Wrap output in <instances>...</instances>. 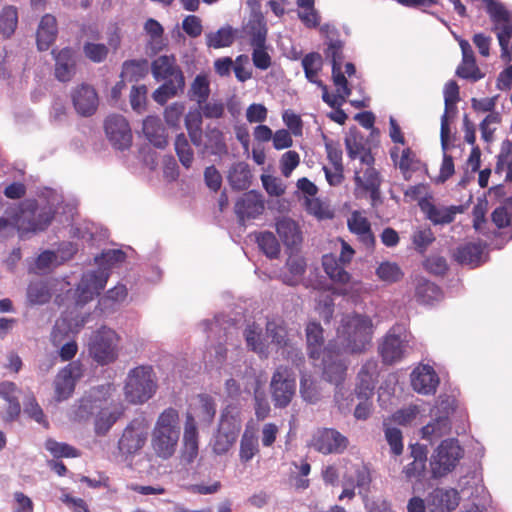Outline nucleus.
Instances as JSON below:
<instances>
[{"instance_id":"nucleus-1","label":"nucleus","mask_w":512,"mask_h":512,"mask_svg":"<svg viewBox=\"0 0 512 512\" xmlns=\"http://www.w3.org/2000/svg\"><path fill=\"white\" fill-rule=\"evenodd\" d=\"M116 387L105 383L87 391L70 411V418L75 421L94 417V430L99 436L106 435L124 412L123 404L114 399Z\"/></svg>"},{"instance_id":"nucleus-2","label":"nucleus","mask_w":512,"mask_h":512,"mask_svg":"<svg viewBox=\"0 0 512 512\" xmlns=\"http://www.w3.org/2000/svg\"><path fill=\"white\" fill-rule=\"evenodd\" d=\"M125 259L126 254L121 249L104 250L97 256L95 258L97 270L84 273L78 284L75 292V309L92 300L105 287L110 269L121 264Z\"/></svg>"},{"instance_id":"nucleus-3","label":"nucleus","mask_w":512,"mask_h":512,"mask_svg":"<svg viewBox=\"0 0 512 512\" xmlns=\"http://www.w3.org/2000/svg\"><path fill=\"white\" fill-rule=\"evenodd\" d=\"M374 326L370 317L347 314L337 328V342L343 352L359 353L371 343Z\"/></svg>"},{"instance_id":"nucleus-4","label":"nucleus","mask_w":512,"mask_h":512,"mask_svg":"<svg viewBox=\"0 0 512 512\" xmlns=\"http://www.w3.org/2000/svg\"><path fill=\"white\" fill-rule=\"evenodd\" d=\"M180 432L178 411L170 407L161 412L151 432V447L155 455L163 460L170 459L177 450Z\"/></svg>"},{"instance_id":"nucleus-5","label":"nucleus","mask_w":512,"mask_h":512,"mask_svg":"<svg viewBox=\"0 0 512 512\" xmlns=\"http://www.w3.org/2000/svg\"><path fill=\"white\" fill-rule=\"evenodd\" d=\"M54 201L44 206H39L33 200H27L11 214V221L19 236L24 239L30 233L44 230L51 222L54 210Z\"/></svg>"},{"instance_id":"nucleus-6","label":"nucleus","mask_w":512,"mask_h":512,"mask_svg":"<svg viewBox=\"0 0 512 512\" xmlns=\"http://www.w3.org/2000/svg\"><path fill=\"white\" fill-rule=\"evenodd\" d=\"M342 49L343 44L339 40H330L328 47L325 51L327 58L331 59L332 62V79L336 91L334 94L328 92V88L323 82H319V87L322 89V99L325 103L332 106H337L343 101V97L351 95L352 85L348 82L347 78L343 74L342 70Z\"/></svg>"},{"instance_id":"nucleus-7","label":"nucleus","mask_w":512,"mask_h":512,"mask_svg":"<svg viewBox=\"0 0 512 512\" xmlns=\"http://www.w3.org/2000/svg\"><path fill=\"white\" fill-rule=\"evenodd\" d=\"M121 336L111 327L102 325L92 331L87 341L89 356L99 365L115 362L120 352Z\"/></svg>"},{"instance_id":"nucleus-8","label":"nucleus","mask_w":512,"mask_h":512,"mask_svg":"<svg viewBox=\"0 0 512 512\" xmlns=\"http://www.w3.org/2000/svg\"><path fill=\"white\" fill-rule=\"evenodd\" d=\"M157 389L153 369L138 366L131 369L126 377L124 394L128 402L143 404L153 397Z\"/></svg>"},{"instance_id":"nucleus-9","label":"nucleus","mask_w":512,"mask_h":512,"mask_svg":"<svg viewBox=\"0 0 512 512\" xmlns=\"http://www.w3.org/2000/svg\"><path fill=\"white\" fill-rule=\"evenodd\" d=\"M464 456V449L455 438L442 440L431 455L430 466L433 477L440 478L451 473Z\"/></svg>"},{"instance_id":"nucleus-10","label":"nucleus","mask_w":512,"mask_h":512,"mask_svg":"<svg viewBox=\"0 0 512 512\" xmlns=\"http://www.w3.org/2000/svg\"><path fill=\"white\" fill-rule=\"evenodd\" d=\"M341 251L339 258L336 259L333 255H324L322 259L323 268L331 280L343 285H350L341 291L343 294L350 293L351 290L358 292L361 288L360 283H350V274L344 269V266L349 264L355 254L354 249L344 240L340 241Z\"/></svg>"},{"instance_id":"nucleus-11","label":"nucleus","mask_w":512,"mask_h":512,"mask_svg":"<svg viewBox=\"0 0 512 512\" xmlns=\"http://www.w3.org/2000/svg\"><path fill=\"white\" fill-rule=\"evenodd\" d=\"M411 335L404 325L393 326L379 345V352L385 364L400 361L408 350Z\"/></svg>"},{"instance_id":"nucleus-12","label":"nucleus","mask_w":512,"mask_h":512,"mask_svg":"<svg viewBox=\"0 0 512 512\" xmlns=\"http://www.w3.org/2000/svg\"><path fill=\"white\" fill-rule=\"evenodd\" d=\"M452 412V401L449 398L439 400L431 409L432 420L421 429L422 438L433 442L448 434L451 430L449 416Z\"/></svg>"},{"instance_id":"nucleus-13","label":"nucleus","mask_w":512,"mask_h":512,"mask_svg":"<svg viewBox=\"0 0 512 512\" xmlns=\"http://www.w3.org/2000/svg\"><path fill=\"white\" fill-rule=\"evenodd\" d=\"M270 391L276 408L287 407L296 391L294 373L287 367L279 366L271 378Z\"/></svg>"},{"instance_id":"nucleus-14","label":"nucleus","mask_w":512,"mask_h":512,"mask_svg":"<svg viewBox=\"0 0 512 512\" xmlns=\"http://www.w3.org/2000/svg\"><path fill=\"white\" fill-rule=\"evenodd\" d=\"M374 158L371 152L362 154V164L356 168L355 182L357 190L361 189L370 194L372 203L374 204L380 198V177L376 169L373 167Z\"/></svg>"},{"instance_id":"nucleus-15","label":"nucleus","mask_w":512,"mask_h":512,"mask_svg":"<svg viewBox=\"0 0 512 512\" xmlns=\"http://www.w3.org/2000/svg\"><path fill=\"white\" fill-rule=\"evenodd\" d=\"M308 446L315 451L327 454H340L348 446V439L332 428H319L313 432Z\"/></svg>"},{"instance_id":"nucleus-16","label":"nucleus","mask_w":512,"mask_h":512,"mask_svg":"<svg viewBox=\"0 0 512 512\" xmlns=\"http://www.w3.org/2000/svg\"><path fill=\"white\" fill-rule=\"evenodd\" d=\"M344 353L339 347L335 350V345L329 343L323 352V356L320 358L321 362L319 366H322L324 377L327 381L334 383L337 387L342 383L345 377L346 365L341 357ZM318 366V363H314Z\"/></svg>"},{"instance_id":"nucleus-17","label":"nucleus","mask_w":512,"mask_h":512,"mask_svg":"<svg viewBox=\"0 0 512 512\" xmlns=\"http://www.w3.org/2000/svg\"><path fill=\"white\" fill-rule=\"evenodd\" d=\"M267 337L272 339V343L283 349V354L295 365L303 360V355L300 350L294 348L290 344L284 321L281 319L268 320L266 323Z\"/></svg>"},{"instance_id":"nucleus-18","label":"nucleus","mask_w":512,"mask_h":512,"mask_svg":"<svg viewBox=\"0 0 512 512\" xmlns=\"http://www.w3.org/2000/svg\"><path fill=\"white\" fill-rule=\"evenodd\" d=\"M147 428L139 421H132L123 431L118 441V448L122 454L135 455L147 441Z\"/></svg>"},{"instance_id":"nucleus-19","label":"nucleus","mask_w":512,"mask_h":512,"mask_svg":"<svg viewBox=\"0 0 512 512\" xmlns=\"http://www.w3.org/2000/svg\"><path fill=\"white\" fill-rule=\"evenodd\" d=\"M105 133L118 150H126L132 143V132L127 120L121 115H110L105 121Z\"/></svg>"},{"instance_id":"nucleus-20","label":"nucleus","mask_w":512,"mask_h":512,"mask_svg":"<svg viewBox=\"0 0 512 512\" xmlns=\"http://www.w3.org/2000/svg\"><path fill=\"white\" fill-rule=\"evenodd\" d=\"M82 377V365L72 362L63 368L54 381L55 397L58 402L67 400L75 389L76 382Z\"/></svg>"},{"instance_id":"nucleus-21","label":"nucleus","mask_w":512,"mask_h":512,"mask_svg":"<svg viewBox=\"0 0 512 512\" xmlns=\"http://www.w3.org/2000/svg\"><path fill=\"white\" fill-rule=\"evenodd\" d=\"M89 314L65 312L55 323L52 331V341L58 346L62 342L64 334L78 333L86 323L89 322Z\"/></svg>"},{"instance_id":"nucleus-22","label":"nucleus","mask_w":512,"mask_h":512,"mask_svg":"<svg viewBox=\"0 0 512 512\" xmlns=\"http://www.w3.org/2000/svg\"><path fill=\"white\" fill-rule=\"evenodd\" d=\"M152 74L157 80L174 82L177 86H184V76L176 64L173 56H159L152 63Z\"/></svg>"},{"instance_id":"nucleus-23","label":"nucleus","mask_w":512,"mask_h":512,"mask_svg":"<svg viewBox=\"0 0 512 512\" xmlns=\"http://www.w3.org/2000/svg\"><path fill=\"white\" fill-rule=\"evenodd\" d=\"M439 377L434 368L428 364L417 366L411 373V385L419 394L431 395L436 392Z\"/></svg>"},{"instance_id":"nucleus-24","label":"nucleus","mask_w":512,"mask_h":512,"mask_svg":"<svg viewBox=\"0 0 512 512\" xmlns=\"http://www.w3.org/2000/svg\"><path fill=\"white\" fill-rule=\"evenodd\" d=\"M459 495L455 489L437 488L427 497L428 512H452L459 504Z\"/></svg>"},{"instance_id":"nucleus-25","label":"nucleus","mask_w":512,"mask_h":512,"mask_svg":"<svg viewBox=\"0 0 512 512\" xmlns=\"http://www.w3.org/2000/svg\"><path fill=\"white\" fill-rule=\"evenodd\" d=\"M459 100V87L455 81H449L444 87V102L445 111L441 117V147L445 150L447 146V140H449L450 128L448 123V117L452 113L456 112L455 104Z\"/></svg>"},{"instance_id":"nucleus-26","label":"nucleus","mask_w":512,"mask_h":512,"mask_svg":"<svg viewBox=\"0 0 512 512\" xmlns=\"http://www.w3.org/2000/svg\"><path fill=\"white\" fill-rule=\"evenodd\" d=\"M72 101L76 111L82 116L92 115L99 103L95 89L87 84H81L74 89Z\"/></svg>"},{"instance_id":"nucleus-27","label":"nucleus","mask_w":512,"mask_h":512,"mask_svg":"<svg viewBox=\"0 0 512 512\" xmlns=\"http://www.w3.org/2000/svg\"><path fill=\"white\" fill-rule=\"evenodd\" d=\"M420 208L434 225H445L454 221L455 216L461 212L459 206H444L434 204L429 200H422Z\"/></svg>"},{"instance_id":"nucleus-28","label":"nucleus","mask_w":512,"mask_h":512,"mask_svg":"<svg viewBox=\"0 0 512 512\" xmlns=\"http://www.w3.org/2000/svg\"><path fill=\"white\" fill-rule=\"evenodd\" d=\"M263 210V200L259 194L253 191L243 194L235 205V212L241 222L256 218Z\"/></svg>"},{"instance_id":"nucleus-29","label":"nucleus","mask_w":512,"mask_h":512,"mask_svg":"<svg viewBox=\"0 0 512 512\" xmlns=\"http://www.w3.org/2000/svg\"><path fill=\"white\" fill-rule=\"evenodd\" d=\"M377 375V361L369 360L361 367L356 385V395L358 398L367 399L373 395Z\"/></svg>"},{"instance_id":"nucleus-30","label":"nucleus","mask_w":512,"mask_h":512,"mask_svg":"<svg viewBox=\"0 0 512 512\" xmlns=\"http://www.w3.org/2000/svg\"><path fill=\"white\" fill-rule=\"evenodd\" d=\"M267 25L261 12L253 11L243 26V33L251 45H264L267 38Z\"/></svg>"},{"instance_id":"nucleus-31","label":"nucleus","mask_w":512,"mask_h":512,"mask_svg":"<svg viewBox=\"0 0 512 512\" xmlns=\"http://www.w3.org/2000/svg\"><path fill=\"white\" fill-rule=\"evenodd\" d=\"M55 59V76L59 81L66 82L71 80L75 73V53L71 48H63L56 52L52 51Z\"/></svg>"},{"instance_id":"nucleus-32","label":"nucleus","mask_w":512,"mask_h":512,"mask_svg":"<svg viewBox=\"0 0 512 512\" xmlns=\"http://www.w3.org/2000/svg\"><path fill=\"white\" fill-rule=\"evenodd\" d=\"M183 457L192 462L198 455V429L197 423L194 420V415L191 413L186 414L183 433Z\"/></svg>"},{"instance_id":"nucleus-33","label":"nucleus","mask_w":512,"mask_h":512,"mask_svg":"<svg viewBox=\"0 0 512 512\" xmlns=\"http://www.w3.org/2000/svg\"><path fill=\"white\" fill-rule=\"evenodd\" d=\"M58 33L56 18L51 14L44 15L38 25L36 39L41 51L48 50L54 43Z\"/></svg>"},{"instance_id":"nucleus-34","label":"nucleus","mask_w":512,"mask_h":512,"mask_svg":"<svg viewBox=\"0 0 512 512\" xmlns=\"http://www.w3.org/2000/svg\"><path fill=\"white\" fill-rule=\"evenodd\" d=\"M276 231L284 245L288 248L298 247L302 242V233L298 224L288 217L276 221Z\"/></svg>"},{"instance_id":"nucleus-35","label":"nucleus","mask_w":512,"mask_h":512,"mask_svg":"<svg viewBox=\"0 0 512 512\" xmlns=\"http://www.w3.org/2000/svg\"><path fill=\"white\" fill-rule=\"evenodd\" d=\"M128 290L125 285L117 284L109 289L98 301V308L104 315H110L117 311L121 304L126 300Z\"/></svg>"},{"instance_id":"nucleus-36","label":"nucleus","mask_w":512,"mask_h":512,"mask_svg":"<svg viewBox=\"0 0 512 512\" xmlns=\"http://www.w3.org/2000/svg\"><path fill=\"white\" fill-rule=\"evenodd\" d=\"M455 259L463 265L476 267L486 261L485 247L481 243H467L457 248Z\"/></svg>"},{"instance_id":"nucleus-37","label":"nucleus","mask_w":512,"mask_h":512,"mask_svg":"<svg viewBox=\"0 0 512 512\" xmlns=\"http://www.w3.org/2000/svg\"><path fill=\"white\" fill-rule=\"evenodd\" d=\"M347 225L350 232L357 235L363 244L367 247L373 246L375 240L371 231L370 223L361 212H352L347 220Z\"/></svg>"},{"instance_id":"nucleus-38","label":"nucleus","mask_w":512,"mask_h":512,"mask_svg":"<svg viewBox=\"0 0 512 512\" xmlns=\"http://www.w3.org/2000/svg\"><path fill=\"white\" fill-rule=\"evenodd\" d=\"M199 152L221 155L226 152L223 133L216 127H207L205 133H202V145L197 147Z\"/></svg>"},{"instance_id":"nucleus-39","label":"nucleus","mask_w":512,"mask_h":512,"mask_svg":"<svg viewBox=\"0 0 512 512\" xmlns=\"http://www.w3.org/2000/svg\"><path fill=\"white\" fill-rule=\"evenodd\" d=\"M306 339L309 357L313 361H319L324 352V349L322 350L324 341L323 329L319 323L311 321L307 324Z\"/></svg>"},{"instance_id":"nucleus-40","label":"nucleus","mask_w":512,"mask_h":512,"mask_svg":"<svg viewBox=\"0 0 512 512\" xmlns=\"http://www.w3.org/2000/svg\"><path fill=\"white\" fill-rule=\"evenodd\" d=\"M415 298L420 304L431 305L442 299V291L429 280L418 277L415 279Z\"/></svg>"},{"instance_id":"nucleus-41","label":"nucleus","mask_w":512,"mask_h":512,"mask_svg":"<svg viewBox=\"0 0 512 512\" xmlns=\"http://www.w3.org/2000/svg\"><path fill=\"white\" fill-rule=\"evenodd\" d=\"M244 337L247 347L249 349H251L253 352L259 354L262 357H267L269 348L266 339L267 335H263L262 328L260 325L256 323L247 325L244 331Z\"/></svg>"},{"instance_id":"nucleus-42","label":"nucleus","mask_w":512,"mask_h":512,"mask_svg":"<svg viewBox=\"0 0 512 512\" xmlns=\"http://www.w3.org/2000/svg\"><path fill=\"white\" fill-rule=\"evenodd\" d=\"M143 133L148 141L157 148L167 145V135L160 118L149 116L143 121Z\"/></svg>"},{"instance_id":"nucleus-43","label":"nucleus","mask_w":512,"mask_h":512,"mask_svg":"<svg viewBox=\"0 0 512 512\" xmlns=\"http://www.w3.org/2000/svg\"><path fill=\"white\" fill-rule=\"evenodd\" d=\"M194 415V420L209 424L216 413V406L213 400L207 395H198L190 405V411Z\"/></svg>"},{"instance_id":"nucleus-44","label":"nucleus","mask_w":512,"mask_h":512,"mask_svg":"<svg viewBox=\"0 0 512 512\" xmlns=\"http://www.w3.org/2000/svg\"><path fill=\"white\" fill-rule=\"evenodd\" d=\"M412 454L414 460L404 467L403 474L405 479L412 483L413 490L416 491L420 489L418 483L421 482L425 476L426 455L422 452L416 454V450H413Z\"/></svg>"},{"instance_id":"nucleus-45","label":"nucleus","mask_w":512,"mask_h":512,"mask_svg":"<svg viewBox=\"0 0 512 512\" xmlns=\"http://www.w3.org/2000/svg\"><path fill=\"white\" fill-rule=\"evenodd\" d=\"M19 393L14 383L8 381L0 383V397L8 403L7 416L10 420L20 413Z\"/></svg>"},{"instance_id":"nucleus-46","label":"nucleus","mask_w":512,"mask_h":512,"mask_svg":"<svg viewBox=\"0 0 512 512\" xmlns=\"http://www.w3.org/2000/svg\"><path fill=\"white\" fill-rule=\"evenodd\" d=\"M251 173L249 165L245 162H238L232 165L228 173L230 185L237 190L247 189L250 185Z\"/></svg>"},{"instance_id":"nucleus-47","label":"nucleus","mask_w":512,"mask_h":512,"mask_svg":"<svg viewBox=\"0 0 512 512\" xmlns=\"http://www.w3.org/2000/svg\"><path fill=\"white\" fill-rule=\"evenodd\" d=\"M286 266L288 274L283 275V282L291 286L298 284L302 279L306 268L304 258L300 255L292 254L289 256Z\"/></svg>"},{"instance_id":"nucleus-48","label":"nucleus","mask_w":512,"mask_h":512,"mask_svg":"<svg viewBox=\"0 0 512 512\" xmlns=\"http://www.w3.org/2000/svg\"><path fill=\"white\" fill-rule=\"evenodd\" d=\"M235 33L236 30L231 26L221 27L215 32H209L206 34V44L208 47L214 49L229 47L234 42Z\"/></svg>"},{"instance_id":"nucleus-49","label":"nucleus","mask_w":512,"mask_h":512,"mask_svg":"<svg viewBox=\"0 0 512 512\" xmlns=\"http://www.w3.org/2000/svg\"><path fill=\"white\" fill-rule=\"evenodd\" d=\"M190 98L196 101L199 105L205 103L210 95V82L208 76L199 74L193 80L190 87Z\"/></svg>"},{"instance_id":"nucleus-50","label":"nucleus","mask_w":512,"mask_h":512,"mask_svg":"<svg viewBox=\"0 0 512 512\" xmlns=\"http://www.w3.org/2000/svg\"><path fill=\"white\" fill-rule=\"evenodd\" d=\"M202 115L200 112H189L185 117V127L187 129L188 135L190 137L191 142L196 147H201L202 145Z\"/></svg>"},{"instance_id":"nucleus-51","label":"nucleus","mask_w":512,"mask_h":512,"mask_svg":"<svg viewBox=\"0 0 512 512\" xmlns=\"http://www.w3.org/2000/svg\"><path fill=\"white\" fill-rule=\"evenodd\" d=\"M241 426L242 419L240 417V412L236 408H226L221 416L219 430L231 433L234 432L235 437H238Z\"/></svg>"},{"instance_id":"nucleus-52","label":"nucleus","mask_w":512,"mask_h":512,"mask_svg":"<svg viewBox=\"0 0 512 512\" xmlns=\"http://www.w3.org/2000/svg\"><path fill=\"white\" fill-rule=\"evenodd\" d=\"M144 30L150 37L149 45L154 52L160 51L164 45L162 25L155 19H148L144 24Z\"/></svg>"},{"instance_id":"nucleus-53","label":"nucleus","mask_w":512,"mask_h":512,"mask_svg":"<svg viewBox=\"0 0 512 512\" xmlns=\"http://www.w3.org/2000/svg\"><path fill=\"white\" fill-rule=\"evenodd\" d=\"M51 298V291L43 281L31 282L27 289V299L33 305H42Z\"/></svg>"},{"instance_id":"nucleus-54","label":"nucleus","mask_w":512,"mask_h":512,"mask_svg":"<svg viewBox=\"0 0 512 512\" xmlns=\"http://www.w3.org/2000/svg\"><path fill=\"white\" fill-rule=\"evenodd\" d=\"M259 452L258 439L253 432L246 430L240 441L239 457L242 462H249Z\"/></svg>"},{"instance_id":"nucleus-55","label":"nucleus","mask_w":512,"mask_h":512,"mask_svg":"<svg viewBox=\"0 0 512 512\" xmlns=\"http://www.w3.org/2000/svg\"><path fill=\"white\" fill-rule=\"evenodd\" d=\"M18 24V12L13 6L3 8L0 13V32L6 38L11 37Z\"/></svg>"},{"instance_id":"nucleus-56","label":"nucleus","mask_w":512,"mask_h":512,"mask_svg":"<svg viewBox=\"0 0 512 512\" xmlns=\"http://www.w3.org/2000/svg\"><path fill=\"white\" fill-rule=\"evenodd\" d=\"M174 145L181 164L185 168H190L194 160V152L186 135L183 133L178 134Z\"/></svg>"},{"instance_id":"nucleus-57","label":"nucleus","mask_w":512,"mask_h":512,"mask_svg":"<svg viewBox=\"0 0 512 512\" xmlns=\"http://www.w3.org/2000/svg\"><path fill=\"white\" fill-rule=\"evenodd\" d=\"M302 66L306 78L319 86L320 80L317 79L318 72L322 68V57L318 53H309L302 59Z\"/></svg>"},{"instance_id":"nucleus-58","label":"nucleus","mask_w":512,"mask_h":512,"mask_svg":"<svg viewBox=\"0 0 512 512\" xmlns=\"http://www.w3.org/2000/svg\"><path fill=\"white\" fill-rule=\"evenodd\" d=\"M148 71L146 61H126L123 64L121 78L125 81H138Z\"/></svg>"},{"instance_id":"nucleus-59","label":"nucleus","mask_w":512,"mask_h":512,"mask_svg":"<svg viewBox=\"0 0 512 512\" xmlns=\"http://www.w3.org/2000/svg\"><path fill=\"white\" fill-rule=\"evenodd\" d=\"M300 394L302 399L310 404H315L320 399V391L310 375L302 374L300 379Z\"/></svg>"},{"instance_id":"nucleus-60","label":"nucleus","mask_w":512,"mask_h":512,"mask_svg":"<svg viewBox=\"0 0 512 512\" xmlns=\"http://www.w3.org/2000/svg\"><path fill=\"white\" fill-rule=\"evenodd\" d=\"M60 265L58 255L54 251L46 250L42 252L35 260V266L32 270L39 274H44Z\"/></svg>"},{"instance_id":"nucleus-61","label":"nucleus","mask_w":512,"mask_h":512,"mask_svg":"<svg viewBox=\"0 0 512 512\" xmlns=\"http://www.w3.org/2000/svg\"><path fill=\"white\" fill-rule=\"evenodd\" d=\"M260 249L269 258H276L280 252V245L272 232H263L257 237Z\"/></svg>"},{"instance_id":"nucleus-62","label":"nucleus","mask_w":512,"mask_h":512,"mask_svg":"<svg viewBox=\"0 0 512 512\" xmlns=\"http://www.w3.org/2000/svg\"><path fill=\"white\" fill-rule=\"evenodd\" d=\"M376 275L384 282H397L403 276L400 267L393 262H382L376 269Z\"/></svg>"},{"instance_id":"nucleus-63","label":"nucleus","mask_w":512,"mask_h":512,"mask_svg":"<svg viewBox=\"0 0 512 512\" xmlns=\"http://www.w3.org/2000/svg\"><path fill=\"white\" fill-rule=\"evenodd\" d=\"M236 439L234 432H224L218 429L212 443L213 451L218 455L225 454L233 446Z\"/></svg>"},{"instance_id":"nucleus-64","label":"nucleus","mask_w":512,"mask_h":512,"mask_svg":"<svg viewBox=\"0 0 512 512\" xmlns=\"http://www.w3.org/2000/svg\"><path fill=\"white\" fill-rule=\"evenodd\" d=\"M456 74L464 79L471 80L473 82L480 80L483 74L476 65V60H462V63L458 66Z\"/></svg>"}]
</instances>
